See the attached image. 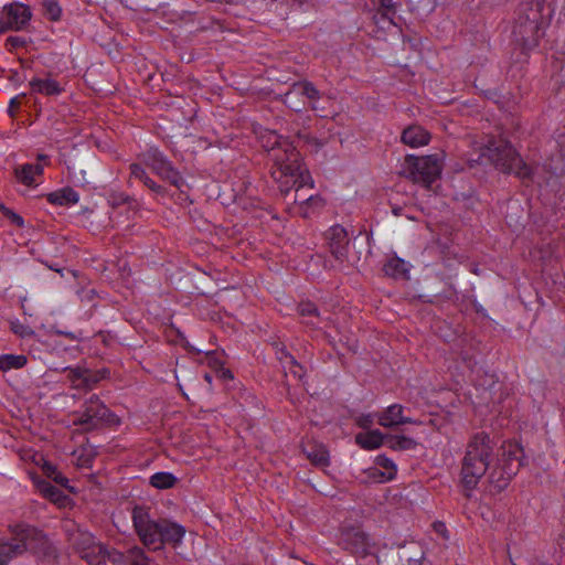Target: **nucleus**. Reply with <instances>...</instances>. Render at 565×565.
<instances>
[{
  "label": "nucleus",
  "mask_w": 565,
  "mask_h": 565,
  "mask_svg": "<svg viewBox=\"0 0 565 565\" xmlns=\"http://www.w3.org/2000/svg\"><path fill=\"white\" fill-rule=\"evenodd\" d=\"M40 160H43V159H46V156L45 154H39L38 157Z\"/></svg>",
  "instance_id": "obj_51"
},
{
  "label": "nucleus",
  "mask_w": 565,
  "mask_h": 565,
  "mask_svg": "<svg viewBox=\"0 0 565 565\" xmlns=\"http://www.w3.org/2000/svg\"><path fill=\"white\" fill-rule=\"evenodd\" d=\"M374 418L373 414H362L356 418V424L363 429H369L374 424Z\"/></svg>",
  "instance_id": "obj_40"
},
{
  "label": "nucleus",
  "mask_w": 565,
  "mask_h": 565,
  "mask_svg": "<svg viewBox=\"0 0 565 565\" xmlns=\"http://www.w3.org/2000/svg\"><path fill=\"white\" fill-rule=\"evenodd\" d=\"M130 177L141 181L151 191L160 193L162 188L148 177L145 169L138 163L130 164Z\"/></svg>",
  "instance_id": "obj_25"
},
{
  "label": "nucleus",
  "mask_w": 565,
  "mask_h": 565,
  "mask_svg": "<svg viewBox=\"0 0 565 565\" xmlns=\"http://www.w3.org/2000/svg\"><path fill=\"white\" fill-rule=\"evenodd\" d=\"M131 521L140 542L153 551L162 548L164 544L178 548L186 533L180 523L169 519H153L150 509L143 505L134 507Z\"/></svg>",
  "instance_id": "obj_2"
},
{
  "label": "nucleus",
  "mask_w": 565,
  "mask_h": 565,
  "mask_svg": "<svg viewBox=\"0 0 565 565\" xmlns=\"http://www.w3.org/2000/svg\"><path fill=\"white\" fill-rule=\"evenodd\" d=\"M286 374L290 373L294 377L301 380L303 376V370L302 366L298 363V366L287 365V371H285Z\"/></svg>",
  "instance_id": "obj_44"
},
{
  "label": "nucleus",
  "mask_w": 565,
  "mask_h": 565,
  "mask_svg": "<svg viewBox=\"0 0 565 565\" xmlns=\"http://www.w3.org/2000/svg\"><path fill=\"white\" fill-rule=\"evenodd\" d=\"M6 44L12 49H18L25 44V40L21 36H9Z\"/></svg>",
  "instance_id": "obj_42"
},
{
  "label": "nucleus",
  "mask_w": 565,
  "mask_h": 565,
  "mask_svg": "<svg viewBox=\"0 0 565 565\" xmlns=\"http://www.w3.org/2000/svg\"><path fill=\"white\" fill-rule=\"evenodd\" d=\"M295 202H300L301 204H308V205H320L322 203V199L317 195H309V196L300 200L298 194H296Z\"/></svg>",
  "instance_id": "obj_41"
},
{
  "label": "nucleus",
  "mask_w": 565,
  "mask_h": 565,
  "mask_svg": "<svg viewBox=\"0 0 565 565\" xmlns=\"http://www.w3.org/2000/svg\"><path fill=\"white\" fill-rule=\"evenodd\" d=\"M44 14L52 21L61 18L62 9L56 0H43Z\"/></svg>",
  "instance_id": "obj_32"
},
{
  "label": "nucleus",
  "mask_w": 565,
  "mask_h": 565,
  "mask_svg": "<svg viewBox=\"0 0 565 565\" xmlns=\"http://www.w3.org/2000/svg\"><path fill=\"white\" fill-rule=\"evenodd\" d=\"M276 354L284 371H287V365H291V367L295 365L298 366L296 359L285 348H278Z\"/></svg>",
  "instance_id": "obj_35"
},
{
  "label": "nucleus",
  "mask_w": 565,
  "mask_h": 565,
  "mask_svg": "<svg viewBox=\"0 0 565 565\" xmlns=\"http://www.w3.org/2000/svg\"><path fill=\"white\" fill-rule=\"evenodd\" d=\"M85 370L83 369H67V377L71 381L73 387L82 388L81 382L84 379Z\"/></svg>",
  "instance_id": "obj_36"
},
{
  "label": "nucleus",
  "mask_w": 565,
  "mask_h": 565,
  "mask_svg": "<svg viewBox=\"0 0 565 565\" xmlns=\"http://www.w3.org/2000/svg\"><path fill=\"white\" fill-rule=\"evenodd\" d=\"M52 480L64 487H66L68 482V479L64 477L60 471L55 476H53Z\"/></svg>",
  "instance_id": "obj_46"
},
{
  "label": "nucleus",
  "mask_w": 565,
  "mask_h": 565,
  "mask_svg": "<svg viewBox=\"0 0 565 565\" xmlns=\"http://www.w3.org/2000/svg\"><path fill=\"white\" fill-rule=\"evenodd\" d=\"M46 199L50 203L65 206L76 204L79 200L78 193L72 188H63L57 191L51 192L46 195Z\"/></svg>",
  "instance_id": "obj_21"
},
{
  "label": "nucleus",
  "mask_w": 565,
  "mask_h": 565,
  "mask_svg": "<svg viewBox=\"0 0 565 565\" xmlns=\"http://www.w3.org/2000/svg\"><path fill=\"white\" fill-rule=\"evenodd\" d=\"M29 85L33 93L42 94L45 96H58L64 92L63 86L51 77H34L29 82Z\"/></svg>",
  "instance_id": "obj_17"
},
{
  "label": "nucleus",
  "mask_w": 565,
  "mask_h": 565,
  "mask_svg": "<svg viewBox=\"0 0 565 565\" xmlns=\"http://www.w3.org/2000/svg\"><path fill=\"white\" fill-rule=\"evenodd\" d=\"M385 440V436L379 430H366L355 436V443L365 450H374L380 448Z\"/></svg>",
  "instance_id": "obj_19"
},
{
  "label": "nucleus",
  "mask_w": 565,
  "mask_h": 565,
  "mask_svg": "<svg viewBox=\"0 0 565 565\" xmlns=\"http://www.w3.org/2000/svg\"><path fill=\"white\" fill-rule=\"evenodd\" d=\"M303 452L316 467L324 468L330 465L329 451L324 445L309 444L303 448Z\"/></svg>",
  "instance_id": "obj_18"
},
{
  "label": "nucleus",
  "mask_w": 565,
  "mask_h": 565,
  "mask_svg": "<svg viewBox=\"0 0 565 565\" xmlns=\"http://www.w3.org/2000/svg\"><path fill=\"white\" fill-rule=\"evenodd\" d=\"M260 142L274 161L271 175L281 192L288 193L291 189L298 192L306 186L313 188L311 175L302 166L299 152L291 142L281 139L275 131L264 132Z\"/></svg>",
  "instance_id": "obj_1"
},
{
  "label": "nucleus",
  "mask_w": 565,
  "mask_h": 565,
  "mask_svg": "<svg viewBox=\"0 0 565 565\" xmlns=\"http://www.w3.org/2000/svg\"><path fill=\"white\" fill-rule=\"evenodd\" d=\"M493 446L492 440L484 433L475 434L468 441L460 472L466 490L475 489L490 468Z\"/></svg>",
  "instance_id": "obj_6"
},
{
  "label": "nucleus",
  "mask_w": 565,
  "mask_h": 565,
  "mask_svg": "<svg viewBox=\"0 0 565 565\" xmlns=\"http://www.w3.org/2000/svg\"><path fill=\"white\" fill-rule=\"evenodd\" d=\"M71 540L81 555L90 548H98V545H102L92 533L83 530H77L73 533Z\"/></svg>",
  "instance_id": "obj_22"
},
{
  "label": "nucleus",
  "mask_w": 565,
  "mask_h": 565,
  "mask_svg": "<svg viewBox=\"0 0 565 565\" xmlns=\"http://www.w3.org/2000/svg\"><path fill=\"white\" fill-rule=\"evenodd\" d=\"M42 470H43L44 475L51 479L53 478V476H55L58 472L56 467L49 461L43 462Z\"/></svg>",
  "instance_id": "obj_45"
},
{
  "label": "nucleus",
  "mask_w": 565,
  "mask_h": 565,
  "mask_svg": "<svg viewBox=\"0 0 565 565\" xmlns=\"http://www.w3.org/2000/svg\"><path fill=\"white\" fill-rule=\"evenodd\" d=\"M470 145L478 157L469 159V162L482 163L488 160L502 172L514 173L521 179L531 177V169L523 162L509 141L502 138H490L486 142L471 140Z\"/></svg>",
  "instance_id": "obj_5"
},
{
  "label": "nucleus",
  "mask_w": 565,
  "mask_h": 565,
  "mask_svg": "<svg viewBox=\"0 0 565 565\" xmlns=\"http://www.w3.org/2000/svg\"><path fill=\"white\" fill-rule=\"evenodd\" d=\"M384 270L387 275L396 276L407 271L406 264L402 259H391L385 264Z\"/></svg>",
  "instance_id": "obj_33"
},
{
  "label": "nucleus",
  "mask_w": 565,
  "mask_h": 565,
  "mask_svg": "<svg viewBox=\"0 0 565 565\" xmlns=\"http://www.w3.org/2000/svg\"><path fill=\"white\" fill-rule=\"evenodd\" d=\"M0 209H4V206L2 204H0Z\"/></svg>",
  "instance_id": "obj_52"
},
{
  "label": "nucleus",
  "mask_w": 565,
  "mask_h": 565,
  "mask_svg": "<svg viewBox=\"0 0 565 565\" xmlns=\"http://www.w3.org/2000/svg\"><path fill=\"white\" fill-rule=\"evenodd\" d=\"M12 216H13V221H14L18 225H22V224H23V220H22V217H21L20 215H18V214H14V213H13V214H12Z\"/></svg>",
  "instance_id": "obj_49"
},
{
  "label": "nucleus",
  "mask_w": 565,
  "mask_h": 565,
  "mask_svg": "<svg viewBox=\"0 0 565 565\" xmlns=\"http://www.w3.org/2000/svg\"><path fill=\"white\" fill-rule=\"evenodd\" d=\"M340 544L344 550L361 555L366 554L370 546L367 535L354 529L347 530L342 533Z\"/></svg>",
  "instance_id": "obj_14"
},
{
  "label": "nucleus",
  "mask_w": 565,
  "mask_h": 565,
  "mask_svg": "<svg viewBox=\"0 0 565 565\" xmlns=\"http://www.w3.org/2000/svg\"><path fill=\"white\" fill-rule=\"evenodd\" d=\"M127 562L130 565H149L150 558L140 546H132L126 552Z\"/></svg>",
  "instance_id": "obj_30"
},
{
  "label": "nucleus",
  "mask_w": 565,
  "mask_h": 565,
  "mask_svg": "<svg viewBox=\"0 0 565 565\" xmlns=\"http://www.w3.org/2000/svg\"><path fill=\"white\" fill-rule=\"evenodd\" d=\"M103 377L104 375L102 374L85 370L84 379L79 384L82 385L81 390H92Z\"/></svg>",
  "instance_id": "obj_34"
},
{
  "label": "nucleus",
  "mask_w": 565,
  "mask_h": 565,
  "mask_svg": "<svg viewBox=\"0 0 565 565\" xmlns=\"http://www.w3.org/2000/svg\"><path fill=\"white\" fill-rule=\"evenodd\" d=\"M285 105L295 111H301L305 108V102L299 94V88L294 86L282 97Z\"/></svg>",
  "instance_id": "obj_27"
},
{
  "label": "nucleus",
  "mask_w": 565,
  "mask_h": 565,
  "mask_svg": "<svg viewBox=\"0 0 565 565\" xmlns=\"http://www.w3.org/2000/svg\"><path fill=\"white\" fill-rule=\"evenodd\" d=\"M444 167V154L435 153L428 156L407 154L404 161V173L406 178L415 183L429 188L439 179Z\"/></svg>",
  "instance_id": "obj_7"
},
{
  "label": "nucleus",
  "mask_w": 565,
  "mask_h": 565,
  "mask_svg": "<svg viewBox=\"0 0 565 565\" xmlns=\"http://www.w3.org/2000/svg\"><path fill=\"white\" fill-rule=\"evenodd\" d=\"M299 313L303 317H313L319 319V312L316 305L311 302H301L298 307Z\"/></svg>",
  "instance_id": "obj_37"
},
{
  "label": "nucleus",
  "mask_w": 565,
  "mask_h": 565,
  "mask_svg": "<svg viewBox=\"0 0 565 565\" xmlns=\"http://www.w3.org/2000/svg\"><path fill=\"white\" fill-rule=\"evenodd\" d=\"M99 553H104V557H107L109 562L117 565L127 563L126 553H121L115 548H107L105 545H98Z\"/></svg>",
  "instance_id": "obj_31"
},
{
  "label": "nucleus",
  "mask_w": 565,
  "mask_h": 565,
  "mask_svg": "<svg viewBox=\"0 0 565 565\" xmlns=\"http://www.w3.org/2000/svg\"><path fill=\"white\" fill-rule=\"evenodd\" d=\"M326 238L334 258L340 262L345 260L349 249V237L345 228L341 225L331 226L326 234Z\"/></svg>",
  "instance_id": "obj_12"
},
{
  "label": "nucleus",
  "mask_w": 565,
  "mask_h": 565,
  "mask_svg": "<svg viewBox=\"0 0 565 565\" xmlns=\"http://www.w3.org/2000/svg\"><path fill=\"white\" fill-rule=\"evenodd\" d=\"M381 6L386 9L393 8V0H379Z\"/></svg>",
  "instance_id": "obj_48"
},
{
  "label": "nucleus",
  "mask_w": 565,
  "mask_h": 565,
  "mask_svg": "<svg viewBox=\"0 0 565 565\" xmlns=\"http://www.w3.org/2000/svg\"><path fill=\"white\" fill-rule=\"evenodd\" d=\"M521 454L522 448L518 444L507 443L502 445V458L489 475L490 482L497 491L505 489L512 477L518 473L522 465Z\"/></svg>",
  "instance_id": "obj_8"
},
{
  "label": "nucleus",
  "mask_w": 565,
  "mask_h": 565,
  "mask_svg": "<svg viewBox=\"0 0 565 565\" xmlns=\"http://www.w3.org/2000/svg\"><path fill=\"white\" fill-rule=\"evenodd\" d=\"M409 565H420V559H416V561H414L413 564H409Z\"/></svg>",
  "instance_id": "obj_50"
},
{
  "label": "nucleus",
  "mask_w": 565,
  "mask_h": 565,
  "mask_svg": "<svg viewBox=\"0 0 565 565\" xmlns=\"http://www.w3.org/2000/svg\"><path fill=\"white\" fill-rule=\"evenodd\" d=\"M26 362V356L23 354H2L0 355V370L8 372L10 370L22 369Z\"/></svg>",
  "instance_id": "obj_24"
},
{
  "label": "nucleus",
  "mask_w": 565,
  "mask_h": 565,
  "mask_svg": "<svg viewBox=\"0 0 565 565\" xmlns=\"http://www.w3.org/2000/svg\"><path fill=\"white\" fill-rule=\"evenodd\" d=\"M386 445L393 450H412L417 443L411 437L395 435L387 437Z\"/></svg>",
  "instance_id": "obj_26"
},
{
  "label": "nucleus",
  "mask_w": 565,
  "mask_h": 565,
  "mask_svg": "<svg viewBox=\"0 0 565 565\" xmlns=\"http://www.w3.org/2000/svg\"><path fill=\"white\" fill-rule=\"evenodd\" d=\"M177 482V478L170 472H156L150 477V484L157 489H170Z\"/></svg>",
  "instance_id": "obj_28"
},
{
  "label": "nucleus",
  "mask_w": 565,
  "mask_h": 565,
  "mask_svg": "<svg viewBox=\"0 0 565 565\" xmlns=\"http://www.w3.org/2000/svg\"><path fill=\"white\" fill-rule=\"evenodd\" d=\"M82 557L85 558L87 563L90 565H98L102 562V558L104 557V553H99L97 547H95L83 553Z\"/></svg>",
  "instance_id": "obj_38"
},
{
  "label": "nucleus",
  "mask_w": 565,
  "mask_h": 565,
  "mask_svg": "<svg viewBox=\"0 0 565 565\" xmlns=\"http://www.w3.org/2000/svg\"><path fill=\"white\" fill-rule=\"evenodd\" d=\"M375 463L377 467L384 469V471L381 473L384 480H393L395 478L397 468L393 460L386 456L380 455L376 457Z\"/></svg>",
  "instance_id": "obj_29"
},
{
  "label": "nucleus",
  "mask_w": 565,
  "mask_h": 565,
  "mask_svg": "<svg viewBox=\"0 0 565 565\" xmlns=\"http://www.w3.org/2000/svg\"><path fill=\"white\" fill-rule=\"evenodd\" d=\"M9 531L10 537L0 539V565H9L26 552L40 557L55 555L54 546L40 530L28 524H17L10 526Z\"/></svg>",
  "instance_id": "obj_3"
},
{
  "label": "nucleus",
  "mask_w": 565,
  "mask_h": 565,
  "mask_svg": "<svg viewBox=\"0 0 565 565\" xmlns=\"http://www.w3.org/2000/svg\"><path fill=\"white\" fill-rule=\"evenodd\" d=\"M2 13L8 31L24 30L29 25L32 18V11L30 7L20 2L6 4L2 8Z\"/></svg>",
  "instance_id": "obj_11"
},
{
  "label": "nucleus",
  "mask_w": 565,
  "mask_h": 565,
  "mask_svg": "<svg viewBox=\"0 0 565 565\" xmlns=\"http://www.w3.org/2000/svg\"><path fill=\"white\" fill-rule=\"evenodd\" d=\"M42 173L43 167L40 163H25L15 169L18 181L26 186L35 185V177Z\"/></svg>",
  "instance_id": "obj_20"
},
{
  "label": "nucleus",
  "mask_w": 565,
  "mask_h": 565,
  "mask_svg": "<svg viewBox=\"0 0 565 565\" xmlns=\"http://www.w3.org/2000/svg\"><path fill=\"white\" fill-rule=\"evenodd\" d=\"M11 329L12 331L22 337V338H26V337H30L33 334V331L30 327L28 326H24L22 323H19V322H13L12 326H11Z\"/></svg>",
  "instance_id": "obj_39"
},
{
  "label": "nucleus",
  "mask_w": 565,
  "mask_h": 565,
  "mask_svg": "<svg viewBox=\"0 0 565 565\" xmlns=\"http://www.w3.org/2000/svg\"><path fill=\"white\" fill-rule=\"evenodd\" d=\"M7 31H8V29H7V24L4 22V17H3V13L1 12L0 13V33H4Z\"/></svg>",
  "instance_id": "obj_47"
},
{
  "label": "nucleus",
  "mask_w": 565,
  "mask_h": 565,
  "mask_svg": "<svg viewBox=\"0 0 565 565\" xmlns=\"http://www.w3.org/2000/svg\"><path fill=\"white\" fill-rule=\"evenodd\" d=\"M145 163L161 179L168 181L173 186L181 189L184 180L173 164L157 148H151L143 153Z\"/></svg>",
  "instance_id": "obj_9"
},
{
  "label": "nucleus",
  "mask_w": 565,
  "mask_h": 565,
  "mask_svg": "<svg viewBox=\"0 0 565 565\" xmlns=\"http://www.w3.org/2000/svg\"><path fill=\"white\" fill-rule=\"evenodd\" d=\"M377 423L382 427L392 428L404 424H418L417 420L404 416V406L401 404H392L383 412L376 415Z\"/></svg>",
  "instance_id": "obj_13"
},
{
  "label": "nucleus",
  "mask_w": 565,
  "mask_h": 565,
  "mask_svg": "<svg viewBox=\"0 0 565 565\" xmlns=\"http://www.w3.org/2000/svg\"><path fill=\"white\" fill-rule=\"evenodd\" d=\"M24 96H25V93L14 96L13 98L10 99L9 109H8L10 116H14L17 109L20 106V98L24 97Z\"/></svg>",
  "instance_id": "obj_43"
},
{
  "label": "nucleus",
  "mask_w": 565,
  "mask_h": 565,
  "mask_svg": "<svg viewBox=\"0 0 565 565\" xmlns=\"http://www.w3.org/2000/svg\"><path fill=\"white\" fill-rule=\"evenodd\" d=\"M108 413V408L96 396L93 395L84 404V411L75 413V425L87 426L88 428L95 427L102 422Z\"/></svg>",
  "instance_id": "obj_10"
},
{
  "label": "nucleus",
  "mask_w": 565,
  "mask_h": 565,
  "mask_svg": "<svg viewBox=\"0 0 565 565\" xmlns=\"http://www.w3.org/2000/svg\"><path fill=\"white\" fill-rule=\"evenodd\" d=\"M401 138L405 145L418 148L428 145L430 135L422 126L413 125L403 130Z\"/></svg>",
  "instance_id": "obj_15"
},
{
  "label": "nucleus",
  "mask_w": 565,
  "mask_h": 565,
  "mask_svg": "<svg viewBox=\"0 0 565 565\" xmlns=\"http://www.w3.org/2000/svg\"><path fill=\"white\" fill-rule=\"evenodd\" d=\"M296 87L299 88V94L301 97H306L310 100V107L315 111H320V108L317 105V100L321 97V93L316 88V86L311 82H299L295 84Z\"/></svg>",
  "instance_id": "obj_23"
},
{
  "label": "nucleus",
  "mask_w": 565,
  "mask_h": 565,
  "mask_svg": "<svg viewBox=\"0 0 565 565\" xmlns=\"http://www.w3.org/2000/svg\"><path fill=\"white\" fill-rule=\"evenodd\" d=\"M552 10L544 0H530L521 3L513 26V38L524 50L539 44L550 23Z\"/></svg>",
  "instance_id": "obj_4"
},
{
  "label": "nucleus",
  "mask_w": 565,
  "mask_h": 565,
  "mask_svg": "<svg viewBox=\"0 0 565 565\" xmlns=\"http://www.w3.org/2000/svg\"><path fill=\"white\" fill-rule=\"evenodd\" d=\"M34 484L38 491L51 502L57 504L58 507H65L67 504L68 497L51 482L36 478L34 479Z\"/></svg>",
  "instance_id": "obj_16"
}]
</instances>
